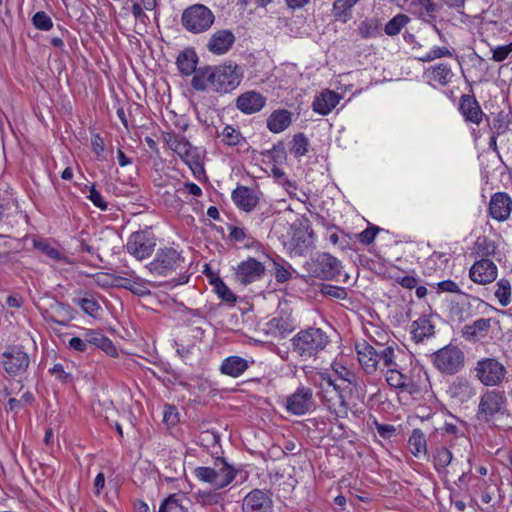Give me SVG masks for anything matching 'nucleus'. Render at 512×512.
I'll return each instance as SVG.
<instances>
[{
    "instance_id": "nucleus-38",
    "label": "nucleus",
    "mask_w": 512,
    "mask_h": 512,
    "mask_svg": "<svg viewBox=\"0 0 512 512\" xmlns=\"http://www.w3.org/2000/svg\"><path fill=\"white\" fill-rule=\"evenodd\" d=\"M452 453L446 447H439L436 449L433 456L434 466L438 472H442L452 461Z\"/></svg>"
},
{
    "instance_id": "nucleus-5",
    "label": "nucleus",
    "mask_w": 512,
    "mask_h": 512,
    "mask_svg": "<svg viewBox=\"0 0 512 512\" xmlns=\"http://www.w3.org/2000/svg\"><path fill=\"white\" fill-rule=\"evenodd\" d=\"M170 147L189 166L194 176L204 174L201 151L192 146L184 136H175L170 141Z\"/></svg>"
},
{
    "instance_id": "nucleus-18",
    "label": "nucleus",
    "mask_w": 512,
    "mask_h": 512,
    "mask_svg": "<svg viewBox=\"0 0 512 512\" xmlns=\"http://www.w3.org/2000/svg\"><path fill=\"white\" fill-rule=\"evenodd\" d=\"M43 317L48 322H54L61 326H67L74 319L73 308L64 302L54 301L50 310H46Z\"/></svg>"
},
{
    "instance_id": "nucleus-48",
    "label": "nucleus",
    "mask_w": 512,
    "mask_h": 512,
    "mask_svg": "<svg viewBox=\"0 0 512 512\" xmlns=\"http://www.w3.org/2000/svg\"><path fill=\"white\" fill-rule=\"evenodd\" d=\"M214 288L218 296L227 303H234L236 301V296L234 293L228 288V286L221 280L217 279L214 283Z\"/></svg>"
},
{
    "instance_id": "nucleus-54",
    "label": "nucleus",
    "mask_w": 512,
    "mask_h": 512,
    "mask_svg": "<svg viewBox=\"0 0 512 512\" xmlns=\"http://www.w3.org/2000/svg\"><path fill=\"white\" fill-rule=\"evenodd\" d=\"M270 157L275 163H282L286 160V150L283 143L279 142L269 151Z\"/></svg>"
},
{
    "instance_id": "nucleus-46",
    "label": "nucleus",
    "mask_w": 512,
    "mask_h": 512,
    "mask_svg": "<svg viewBox=\"0 0 512 512\" xmlns=\"http://www.w3.org/2000/svg\"><path fill=\"white\" fill-rule=\"evenodd\" d=\"M74 302L79 305L87 315L93 318L97 317L100 305L93 297L80 298L74 300Z\"/></svg>"
},
{
    "instance_id": "nucleus-35",
    "label": "nucleus",
    "mask_w": 512,
    "mask_h": 512,
    "mask_svg": "<svg viewBox=\"0 0 512 512\" xmlns=\"http://www.w3.org/2000/svg\"><path fill=\"white\" fill-rule=\"evenodd\" d=\"M487 121L491 134L494 135L504 134L509 129L511 124L509 114L505 113L504 111H500L494 115L492 119L487 117Z\"/></svg>"
},
{
    "instance_id": "nucleus-47",
    "label": "nucleus",
    "mask_w": 512,
    "mask_h": 512,
    "mask_svg": "<svg viewBox=\"0 0 512 512\" xmlns=\"http://www.w3.org/2000/svg\"><path fill=\"white\" fill-rule=\"evenodd\" d=\"M320 388L323 390H328L329 388H332L338 395L340 399V403L342 405L345 404V399L342 394V388L336 384L335 380L332 379V377L328 374L322 373L320 374Z\"/></svg>"
},
{
    "instance_id": "nucleus-20",
    "label": "nucleus",
    "mask_w": 512,
    "mask_h": 512,
    "mask_svg": "<svg viewBox=\"0 0 512 512\" xmlns=\"http://www.w3.org/2000/svg\"><path fill=\"white\" fill-rule=\"evenodd\" d=\"M459 110L466 121L480 124L483 118V111L473 95L464 94L460 98Z\"/></svg>"
},
{
    "instance_id": "nucleus-32",
    "label": "nucleus",
    "mask_w": 512,
    "mask_h": 512,
    "mask_svg": "<svg viewBox=\"0 0 512 512\" xmlns=\"http://www.w3.org/2000/svg\"><path fill=\"white\" fill-rule=\"evenodd\" d=\"M408 446L410 452L415 457H420V455H426L427 453V442L425 434L418 428L413 429L412 433L408 440Z\"/></svg>"
},
{
    "instance_id": "nucleus-26",
    "label": "nucleus",
    "mask_w": 512,
    "mask_h": 512,
    "mask_svg": "<svg viewBox=\"0 0 512 512\" xmlns=\"http://www.w3.org/2000/svg\"><path fill=\"white\" fill-rule=\"evenodd\" d=\"M292 113L286 109L273 111L267 119V127L273 133H280L290 126Z\"/></svg>"
},
{
    "instance_id": "nucleus-33",
    "label": "nucleus",
    "mask_w": 512,
    "mask_h": 512,
    "mask_svg": "<svg viewBox=\"0 0 512 512\" xmlns=\"http://www.w3.org/2000/svg\"><path fill=\"white\" fill-rule=\"evenodd\" d=\"M359 0H335L332 8V15L338 21L346 23L351 18L352 7Z\"/></svg>"
},
{
    "instance_id": "nucleus-21",
    "label": "nucleus",
    "mask_w": 512,
    "mask_h": 512,
    "mask_svg": "<svg viewBox=\"0 0 512 512\" xmlns=\"http://www.w3.org/2000/svg\"><path fill=\"white\" fill-rule=\"evenodd\" d=\"M356 349L358 361L365 373H375L378 368L377 350L367 342L357 345Z\"/></svg>"
},
{
    "instance_id": "nucleus-31",
    "label": "nucleus",
    "mask_w": 512,
    "mask_h": 512,
    "mask_svg": "<svg viewBox=\"0 0 512 512\" xmlns=\"http://www.w3.org/2000/svg\"><path fill=\"white\" fill-rule=\"evenodd\" d=\"M357 33L362 39L375 38L381 34V23L378 18H366L361 21Z\"/></svg>"
},
{
    "instance_id": "nucleus-57",
    "label": "nucleus",
    "mask_w": 512,
    "mask_h": 512,
    "mask_svg": "<svg viewBox=\"0 0 512 512\" xmlns=\"http://www.w3.org/2000/svg\"><path fill=\"white\" fill-rule=\"evenodd\" d=\"M333 369L340 379L347 381L350 384L355 381V374L346 367L336 364L333 366Z\"/></svg>"
},
{
    "instance_id": "nucleus-41",
    "label": "nucleus",
    "mask_w": 512,
    "mask_h": 512,
    "mask_svg": "<svg viewBox=\"0 0 512 512\" xmlns=\"http://www.w3.org/2000/svg\"><path fill=\"white\" fill-rule=\"evenodd\" d=\"M377 360L378 363L381 361L383 366L388 370L393 367H398V364L396 363L395 349L392 346H387L382 348L380 351H377Z\"/></svg>"
},
{
    "instance_id": "nucleus-1",
    "label": "nucleus",
    "mask_w": 512,
    "mask_h": 512,
    "mask_svg": "<svg viewBox=\"0 0 512 512\" xmlns=\"http://www.w3.org/2000/svg\"><path fill=\"white\" fill-rule=\"evenodd\" d=\"M243 72L236 63L198 68L191 80L192 87L197 91L211 89L219 94L230 93L241 83Z\"/></svg>"
},
{
    "instance_id": "nucleus-14",
    "label": "nucleus",
    "mask_w": 512,
    "mask_h": 512,
    "mask_svg": "<svg viewBox=\"0 0 512 512\" xmlns=\"http://www.w3.org/2000/svg\"><path fill=\"white\" fill-rule=\"evenodd\" d=\"M469 277L477 284L492 283L497 278V266L490 259L483 258L471 266Z\"/></svg>"
},
{
    "instance_id": "nucleus-53",
    "label": "nucleus",
    "mask_w": 512,
    "mask_h": 512,
    "mask_svg": "<svg viewBox=\"0 0 512 512\" xmlns=\"http://www.w3.org/2000/svg\"><path fill=\"white\" fill-rule=\"evenodd\" d=\"M88 198L97 208L101 209L102 211H106L108 209L107 202L103 199L100 192L96 190L94 185L90 188Z\"/></svg>"
},
{
    "instance_id": "nucleus-50",
    "label": "nucleus",
    "mask_w": 512,
    "mask_h": 512,
    "mask_svg": "<svg viewBox=\"0 0 512 512\" xmlns=\"http://www.w3.org/2000/svg\"><path fill=\"white\" fill-rule=\"evenodd\" d=\"M33 25L43 31H48L52 28L53 22L51 18L44 12H37L32 18Z\"/></svg>"
},
{
    "instance_id": "nucleus-56",
    "label": "nucleus",
    "mask_w": 512,
    "mask_h": 512,
    "mask_svg": "<svg viewBox=\"0 0 512 512\" xmlns=\"http://www.w3.org/2000/svg\"><path fill=\"white\" fill-rule=\"evenodd\" d=\"M321 292L324 295H329V296L337 298V299H344L347 296V293L344 288L337 287V286H331V285L324 286L321 289Z\"/></svg>"
},
{
    "instance_id": "nucleus-9",
    "label": "nucleus",
    "mask_w": 512,
    "mask_h": 512,
    "mask_svg": "<svg viewBox=\"0 0 512 512\" xmlns=\"http://www.w3.org/2000/svg\"><path fill=\"white\" fill-rule=\"evenodd\" d=\"M183 261L181 254L172 247L160 248L156 255L146 267L154 274L166 276Z\"/></svg>"
},
{
    "instance_id": "nucleus-3",
    "label": "nucleus",
    "mask_w": 512,
    "mask_h": 512,
    "mask_svg": "<svg viewBox=\"0 0 512 512\" xmlns=\"http://www.w3.org/2000/svg\"><path fill=\"white\" fill-rule=\"evenodd\" d=\"M433 366L443 375H455L465 366V353L457 345L448 344L431 354Z\"/></svg>"
},
{
    "instance_id": "nucleus-11",
    "label": "nucleus",
    "mask_w": 512,
    "mask_h": 512,
    "mask_svg": "<svg viewBox=\"0 0 512 512\" xmlns=\"http://www.w3.org/2000/svg\"><path fill=\"white\" fill-rule=\"evenodd\" d=\"M265 273V265L255 258L249 257L238 264L235 269V278L240 284L247 286L262 279Z\"/></svg>"
},
{
    "instance_id": "nucleus-34",
    "label": "nucleus",
    "mask_w": 512,
    "mask_h": 512,
    "mask_svg": "<svg viewBox=\"0 0 512 512\" xmlns=\"http://www.w3.org/2000/svg\"><path fill=\"white\" fill-rule=\"evenodd\" d=\"M195 476L202 482L211 484L215 489L225 487V482H221L219 475L215 472L214 467H197L194 470Z\"/></svg>"
},
{
    "instance_id": "nucleus-28",
    "label": "nucleus",
    "mask_w": 512,
    "mask_h": 512,
    "mask_svg": "<svg viewBox=\"0 0 512 512\" xmlns=\"http://www.w3.org/2000/svg\"><path fill=\"white\" fill-rule=\"evenodd\" d=\"M198 57L193 49H185L177 57V67L179 71L186 76L196 73Z\"/></svg>"
},
{
    "instance_id": "nucleus-36",
    "label": "nucleus",
    "mask_w": 512,
    "mask_h": 512,
    "mask_svg": "<svg viewBox=\"0 0 512 512\" xmlns=\"http://www.w3.org/2000/svg\"><path fill=\"white\" fill-rule=\"evenodd\" d=\"M213 467L217 475H219L220 481L225 482V487L234 480L236 471L223 458H217Z\"/></svg>"
},
{
    "instance_id": "nucleus-27",
    "label": "nucleus",
    "mask_w": 512,
    "mask_h": 512,
    "mask_svg": "<svg viewBox=\"0 0 512 512\" xmlns=\"http://www.w3.org/2000/svg\"><path fill=\"white\" fill-rule=\"evenodd\" d=\"M425 75L430 83L435 82L441 86L448 85L453 77L451 68L443 63L431 66L426 70Z\"/></svg>"
},
{
    "instance_id": "nucleus-15",
    "label": "nucleus",
    "mask_w": 512,
    "mask_h": 512,
    "mask_svg": "<svg viewBox=\"0 0 512 512\" xmlns=\"http://www.w3.org/2000/svg\"><path fill=\"white\" fill-rule=\"evenodd\" d=\"M272 508V499L259 489L250 491L242 501V512H272Z\"/></svg>"
},
{
    "instance_id": "nucleus-7",
    "label": "nucleus",
    "mask_w": 512,
    "mask_h": 512,
    "mask_svg": "<svg viewBox=\"0 0 512 512\" xmlns=\"http://www.w3.org/2000/svg\"><path fill=\"white\" fill-rule=\"evenodd\" d=\"M307 271L311 277L333 280L341 272V263L334 256L323 253L307 263Z\"/></svg>"
},
{
    "instance_id": "nucleus-52",
    "label": "nucleus",
    "mask_w": 512,
    "mask_h": 512,
    "mask_svg": "<svg viewBox=\"0 0 512 512\" xmlns=\"http://www.w3.org/2000/svg\"><path fill=\"white\" fill-rule=\"evenodd\" d=\"M492 52V60L495 62H502L506 60L509 54L512 52V42L507 45L498 46L492 49Z\"/></svg>"
},
{
    "instance_id": "nucleus-6",
    "label": "nucleus",
    "mask_w": 512,
    "mask_h": 512,
    "mask_svg": "<svg viewBox=\"0 0 512 512\" xmlns=\"http://www.w3.org/2000/svg\"><path fill=\"white\" fill-rule=\"evenodd\" d=\"M156 247V238L148 230L133 232L125 245L126 252L135 259L142 261L152 255Z\"/></svg>"
},
{
    "instance_id": "nucleus-51",
    "label": "nucleus",
    "mask_w": 512,
    "mask_h": 512,
    "mask_svg": "<svg viewBox=\"0 0 512 512\" xmlns=\"http://www.w3.org/2000/svg\"><path fill=\"white\" fill-rule=\"evenodd\" d=\"M451 51L446 47H436L427 53L425 56L419 58L422 62H430L442 57H451Z\"/></svg>"
},
{
    "instance_id": "nucleus-30",
    "label": "nucleus",
    "mask_w": 512,
    "mask_h": 512,
    "mask_svg": "<svg viewBox=\"0 0 512 512\" xmlns=\"http://www.w3.org/2000/svg\"><path fill=\"white\" fill-rule=\"evenodd\" d=\"M411 328L412 337L416 342H421L434 334V326L426 317L415 320Z\"/></svg>"
},
{
    "instance_id": "nucleus-25",
    "label": "nucleus",
    "mask_w": 512,
    "mask_h": 512,
    "mask_svg": "<svg viewBox=\"0 0 512 512\" xmlns=\"http://www.w3.org/2000/svg\"><path fill=\"white\" fill-rule=\"evenodd\" d=\"M252 363L253 361L249 362L240 356H229L222 361L220 371L225 375L237 378L242 375Z\"/></svg>"
},
{
    "instance_id": "nucleus-59",
    "label": "nucleus",
    "mask_w": 512,
    "mask_h": 512,
    "mask_svg": "<svg viewBox=\"0 0 512 512\" xmlns=\"http://www.w3.org/2000/svg\"><path fill=\"white\" fill-rule=\"evenodd\" d=\"M85 341L87 342V347L90 345L95 346L96 348L99 346L102 337L104 336L101 332L97 330H88L85 332Z\"/></svg>"
},
{
    "instance_id": "nucleus-64",
    "label": "nucleus",
    "mask_w": 512,
    "mask_h": 512,
    "mask_svg": "<svg viewBox=\"0 0 512 512\" xmlns=\"http://www.w3.org/2000/svg\"><path fill=\"white\" fill-rule=\"evenodd\" d=\"M69 347L78 352H86L88 350L87 342L84 338L73 337L69 341Z\"/></svg>"
},
{
    "instance_id": "nucleus-58",
    "label": "nucleus",
    "mask_w": 512,
    "mask_h": 512,
    "mask_svg": "<svg viewBox=\"0 0 512 512\" xmlns=\"http://www.w3.org/2000/svg\"><path fill=\"white\" fill-rule=\"evenodd\" d=\"M375 425H376V430H377L378 434L384 439H389V438L395 436V434H396V428L394 425L380 424L378 422H376Z\"/></svg>"
},
{
    "instance_id": "nucleus-43",
    "label": "nucleus",
    "mask_w": 512,
    "mask_h": 512,
    "mask_svg": "<svg viewBox=\"0 0 512 512\" xmlns=\"http://www.w3.org/2000/svg\"><path fill=\"white\" fill-rule=\"evenodd\" d=\"M406 380L407 377L398 370V367L387 370L386 381L391 387L406 389Z\"/></svg>"
},
{
    "instance_id": "nucleus-23",
    "label": "nucleus",
    "mask_w": 512,
    "mask_h": 512,
    "mask_svg": "<svg viewBox=\"0 0 512 512\" xmlns=\"http://www.w3.org/2000/svg\"><path fill=\"white\" fill-rule=\"evenodd\" d=\"M112 284L127 289L137 296L150 295V290L146 286V282L139 276L133 275L130 278L115 276Z\"/></svg>"
},
{
    "instance_id": "nucleus-13",
    "label": "nucleus",
    "mask_w": 512,
    "mask_h": 512,
    "mask_svg": "<svg viewBox=\"0 0 512 512\" xmlns=\"http://www.w3.org/2000/svg\"><path fill=\"white\" fill-rule=\"evenodd\" d=\"M29 356L20 347L12 346L3 353V366L9 375L24 373L29 366Z\"/></svg>"
},
{
    "instance_id": "nucleus-19",
    "label": "nucleus",
    "mask_w": 512,
    "mask_h": 512,
    "mask_svg": "<svg viewBox=\"0 0 512 512\" xmlns=\"http://www.w3.org/2000/svg\"><path fill=\"white\" fill-rule=\"evenodd\" d=\"M235 205L245 211L251 212L259 203L257 193L250 187L238 185L231 194Z\"/></svg>"
},
{
    "instance_id": "nucleus-42",
    "label": "nucleus",
    "mask_w": 512,
    "mask_h": 512,
    "mask_svg": "<svg viewBox=\"0 0 512 512\" xmlns=\"http://www.w3.org/2000/svg\"><path fill=\"white\" fill-rule=\"evenodd\" d=\"M196 502L203 506L222 504L223 497L215 491H199L196 494Z\"/></svg>"
},
{
    "instance_id": "nucleus-45",
    "label": "nucleus",
    "mask_w": 512,
    "mask_h": 512,
    "mask_svg": "<svg viewBox=\"0 0 512 512\" xmlns=\"http://www.w3.org/2000/svg\"><path fill=\"white\" fill-rule=\"evenodd\" d=\"M498 289L495 292V296L498 298L502 306H507L510 303L511 286L507 279H500L497 282Z\"/></svg>"
},
{
    "instance_id": "nucleus-10",
    "label": "nucleus",
    "mask_w": 512,
    "mask_h": 512,
    "mask_svg": "<svg viewBox=\"0 0 512 512\" xmlns=\"http://www.w3.org/2000/svg\"><path fill=\"white\" fill-rule=\"evenodd\" d=\"M476 377L485 386H497L502 383L506 375L505 367L494 358H485L477 362Z\"/></svg>"
},
{
    "instance_id": "nucleus-24",
    "label": "nucleus",
    "mask_w": 512,
    "mask_h": 512,
    "mask_svg": "<svg viewBox=\"0 0 512 512\" xmlns=\"http://www.w3.org/2000/svg\"><path fill=\"white\" fill-rule=\"evenodd\" d=\"M339 101L340 96L338 93L326 90L313 101V111L320 115H328L337 106Z\"/></svg>"
},
{
    "instance_id": "nucleus-55",
    "label": "nucleus",
    "mask_w": 512,
    "mask_h": 512,
    "mask_svg": "<svg viewBox=\"0 0 512 512\" xmlns=\"http://www.w3.org/2000/svg\"><path fill=\"white\" fill-rule=\"evenodd\" d=\"M378 232H379L378 227H376V226L369 227V228L363 230L359 234V241L362 244L369 245L374 241Z\"/></svg>"
},
{
    "instance_id": "nucleus-29",
    "label": "nucleus",
    "mask_w": 512,
    "mask_h": 512,
    "mask_svg": "<svg viewBox=\"0 0 512 512\" xmlns=\"http://www.w3.org/2000/svg\"><path fill=\"white\" fill-rule=\"evenodd\" d=\"M490 325V319L480 318L472 324L465 325L462 329V334L468 340H476L487 333Z\"/></svg>"
},
{
    "instance_id": "nucleus-62",
    "label": "nucleus",
    "mask_w": 512,
    "mask_h": 512,
    "mask_svg": "<svg viewBox=\"0 0 512 512\" xmlns=\"http://www.w3.org/2000/svg\"><path fill=\"white\" fill-rule=\"evenodd\" d=\"M97 348L103 350L109 356L117 355V350L115 346L113 345L112 341L106 336L102 337L101 342L99 343V346Z\"/></svg>"
},
{
    "instance_id": "nucleus-49",
    "label": "nucleus",
    "mask_w": 512,
    "mask_h": 512,
    "mask_svg": "<svg viewBox=\"0 0 512 512\" xmlns=\"http://www.w3.org/2000/svg\"><path fill=\"white\" fill-rule=\"evenodd\" d=\"M34 247L53 260H60V252L46 240H34Z\"/></svg>"
},
{
    "instance_id": "nucleus-63",
    "label": "nucleus",
    "mask_w": 512,
    "mask_h": 512,
    "mask_svg": "<svg viewBox=\"0 0 512 512\" xmlns=\"http://www.w3.org/2000/svg\"><path fill=\"white\" fill-rule=\"evenodd\" d=\"M275 278L278 282L284 283L291 278V273L284 266L275 263Z\"/></svg>"
},
{
    "instance_id": "nucleus-37",
    "label": "nucleus",
    "mask_w": 512,
    "mask_h": 512,
    "mask_svg": "<svg viewBox=\"0 0 512 512\" xmlns=\"http://www.w3.org/2000/svg\"><path fill=\"white\" fill-rule=\"evenodd\" d=\"M290 144V152L297 158L304 156L308 152L309 140L303 133L294 135Z\"/></svg>"
},
{
    "instance_id": "nucleus-2",
    "label": "nucleus",
    "mask_w": 512,
    "mask_h": 512,
    "mask_svg": "<svg viewBox=\"0 0 512 512\" xmlns=\"http://www.w3.org/2000/svg\"><path fill=\"white\" fill-rule=\"evenodd\" d=\"M291 341L294 352L301 357L310 358L325 349L329 337L320 328L310 327L298 332Z\"/></svg>"
},
{
    "instance_id": "nucleus-16",
    "label": "nucleus",
    "mask_w": 512,
    "mask_h": 512,
    "mask_svg": "<svg viewBox=\"0 0 512 512\" xmlns=\"http://www.w3.org/2000/svg\"><path fill=\"white\" fill-rule=\"evenodd\" d=\"M489 215L497 221H505L512 211V199L505 192H497L491 196L489 202Z\"/></svg>"
},
{
    "instance_id": "nucleus-60",
    "label": "nucleus",
    "mask_w": 512,
    "mask_h": 512,
    "mask_svg": "<svg viewBox=\"0 0 512 512\" xmlns=\"http://www.w3.org/2000/svg\"><path fill=\"white\" fill-rule=\"evenodd\" d=\"M438 290L441 292H451L462 294V291L459 289L458 285L452 280H444L437 283Z\"/></svg>"
},
{
    "instance_id": "nucleus-40",
    "label": "nucleus",
    "mask_w": 512,
    "mask_h": 512,
    "mask_svg": "<svg viewBox=\"0 0 512 512\" xmlns=\"http://www.w3.org/2000/svg\"><path fill=\"white\" fill-rule=\"evenodd\" d=\"M409 22V17L404 14H397L385 25L384 31L389 36H395Z\"/></svg>"
},
{
    "instance_id": "nucleus-22",
    "label": "nucleus",
    "mask_w": 512,
    "mask_h": 512,
    "mask_svg": "<svg viewBox=\"0 0 512 512\" xmlns=\"http://www.w3.org/2000/svg\"><path fill=\"white\" fill-rule=\"evenodd\" d=\"M234 42L235 36L231 31L219 30L211 36L207 47L213 54L222 55L230 50Z\"/></svg>"
},
{
    "instance_id": "nucleus-44",
    "label": "nucleus",
    "mask_w": 512,
    "mask_h": 512,
    "mask_svg": "<svg viewBox=\"0 0 512 512\" xmlns=\"http://www.w3.org/2000/svg\"><path fill=\"white\" fill-rule=\"evenodd\" d=\"M221 136L222 141L228 146H236L244 141V137L241 135L240 131L230 125L224 127Z\"/></svg>"
},
{
    "instance_id": "nucleus-39",
    "label": "nucleus",
    "mask_w": 512,
    "mask_h": 512,
    "mask_svg": "<svg viewBox=\"0 0 512 512\" xmlns=\"http://www.w3.org/2000/svg\"><path fill=\"white\" fill-rule=\"evenodd\" d=\"M309 225H300L299 227H292L293 234H292V242L295 244V246H307L310 243V240L312 238L313 231L309 230Z\"/></svg>"
},
{
    "instance_id": "nucleus-8",
    "label": "nucleus",
    "mask_w": 512,
    "mask_h": 512,
    "mask_svg": "<svg viewBox=\"0 0 512 512\" xmlns=\"http://www.w3.org/2000/svg\"><path fill=\"white\" fill-rule=\"evenodd\" d=\"M506 406L504 393L497 390L486 391L480 398L477 419L490 422L498 413L503 414Z\"/></svg>"
},
{
    "instance_id": "nucleus-17",
    "label": "nucleus",
    "mask_w": 512,
    "mask_h": 512,
    "mask_svg": "<svg viewBox=\"0 0 512 512\" xmlns=\"http://www.w3.org/2000/svg\"><path fill=\"white\" fill-rule=\"evenodd\" d=\"M235 105L244 114H254L266 105V97L253 90L246 91L237 97Z\"/></svg>"
},
{
    "instance_id": "nucleus-61",
    "label": "nucleus",
    "mask_w": 512,
    "mask_h": 512,
    "mask_svg": "<svg viewBox=\"0 0 512 512\" xmlns=\"http://www.w3.org/2000/svg\"><path fill=\"white\" fill-rule=\"evenodd\" d=\"M163 420L169 425H175L178 420V413L174 406H166L163 414Z\"/></svg>"
},
{
    "instance_id": "nucleus-4",
    "label": "nucleus",
    "mask_w": 512,
    "mask_h": 512,
    "mask_svg": "<svg viewBox=\"0 0 512 512\" xmlns=\"http://www.w3.org/2000/svg\"><path fill=\"white\" fill-rule=\"evenodd\" d=\"M213 12L203 4H194L186 8L181 16L183 27L191 33L207 31L214 23Z\"/></svg>"
},
{
    "instance_id": "nucleus-12",
    "label": "nucleus",
    "mask_w": 512,
    "mask_h": 512,
    "mask_svg": "<svg viewBox=\"0 0 512 512\" xmlns=\"http://www.w3.org/2000/svg\"><path fill=\"white\" fill-rule=\"evenodd\" d=\"M314 406L313 391L309 387L301 386L287 397L286 410L290 414L301 416L309 412Z\"/></svg>"
}]
</instances>
